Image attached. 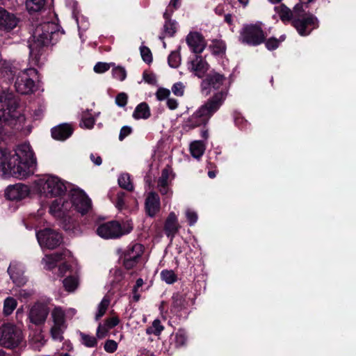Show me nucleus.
Here are the masks:
<instances>
[{
    "mask_svg": "<svg viewBox=\"0 0 356 356\" xmlns=\"http://www.w3.org/2000/svg\"><path fill=\"white\" fill-rule=\"evenodd\" d=\"M115 64L99 62L94 66V71L97 73H104L110 69L111 66H114Z\"/></svg>",
    "mask_w": 356,
    "mask_h": 356,
    "instance_id": "obj_49",
    "label": "nucleus"
},
{
    "mask_svg": "<svg viewBox=\"0 0 356 356\" xmlns=\"http://www.w3.org/2000/svg\"><path fill=\"white\" fill-rule=\"evenodd\" d=\"M110 304V300L104 297L97 307V312L95 314V318L96 321H99L106 313L108 305Z\"/></svg>",
    "mask_w": 356,
    "mask_h": 356,
    "instance_id": "obj_38",
    "label": "nucleus"
},
{
    "mask_svg": "<svg viewBox=\"0 0 356 356\" xmlns=\"http://www.w3.org/2000/svg\"><path fill=\"white\" fill-rule=\"evenodd\" d=\"M167 105L170 109L174 110V109L177 108V107L178 106V102L175 99L168 98L167 100Z\"/></svg>",
    "mask_w": 356,
    "mask_h": 356,
    "instance_id": "obj_62",
    "label": "nucleus"
},
{
    "mask_svg": "<svg viewBox=\"0 0 356 356\" xmlns=\"http://www.w3.org/2000/svg\"><path fill=\"white\" fill-rule=\"evenodd\" d=\"M63 283L65 290L68 292L74 291L79 285L78 279L74 276H70L66 277L63 280Z\"/></svg>",
    "mask_w": 356,
    "mask_h": 356,
    "instance_id": "obj_37",
    "label": "nucleus"
},
{
    "mask_svg": "<svg viewBox=\"0 0 356 356\" xmlns=\"http://www.w3.org/2000/svg\"><path fill=\"white\" fill-rule=\"evenodd\" d=\"M170 170L168 168H165L162 170L161 175L158 179L157 186H162L169 185Z\"/></svg>",
    "mask_w": 356,
    "mask_h": 356,
    "instance_id": "obj_42",
    "label": "nucleus"
},
{
    "mask_svg": "<svg viewBox=\"0 0 356 356\" xmlns=\"http://www.w3.org/2000/svg\"><path fill=\"white\" fill-rule=\"evenodd\" d=\"M70 252L68 250H63L60 252H56L51 254H46L42 263L44 268L47 270H52L56 266L57 262L65 260L67 257H70Z\"/></svg>",
    "mask_w": 356,
    "mask_h": 356,
    "instance_id": "obj_16",
    "label": "nucleus"
},
{
    "mask_svg": "<svg viewBox=\"0 0 356 356\" xmlns=\"http://www.w3.org/2000/svg\"><path fill=\"white\" fill-rule=\"evenodd\" d=\"M173 10H165L163 13V18L165 19V24L163 25V34L165 36L172 37L177 31V22L171 19V16Z\"/></svg>",
    "mask_w": 356,
    "mask_h": 356,
    "instance_id": "obj_24",
    "label": "nucleus"
},
{
    "mask_svg": "<svg viewBox=\"0 0 356 356\" xmlns=\"http://www.w3.org/2000/svg\"><path fill=\"white\" fill-rule=\"evenodd\" d=\"M170 94V92L169 90L166 88H161L158 89V90L156 92V96L158 100L162 101L165 99L168 98Z\"/></svg>",
    "mask_w": 356,
    "mask_h": 356,
    "instance_id": "obj_54",
    "label": "nucleus"
},
{
    "mask_svg": "<svg viewBox=\"0 0 356 356\" xmlns=\"http://www.w3.org/2000/svg\"><path fill=\"white\" fill-rule=\"evenodd\" d=\"M143 251V246L140 244L136 243L128 247L124 255L129 257V258L138 259Z\"/></svg>",
    "mask_w": 356,
    "mask_h": 356,
    "instance_id": "obj_33",
    "label": "nucleus"
},
{
    "mask_svg": "<svg viewBox=\"0 0 356 356\" xmlns=\"http://www.w3.org/2000/svg\"><path fill=\"white\" fill-rule=\"evenodd\" d=\"M180 226L178 223V219L174 212H170L165 220L164 230L168 237H174L178 232Z\"/></svg>",
    "mask_w": 356,
    "mask_h": 356,
    "instance_id": "obj_22",
    "label": "nucleus"
},
{
    "mask_svg": "<svg viewBox=\"0 0 356 356\" xmlns=\"http://www.w3.org/2000/svg\"><path fill=\"white\" fill-rule=\"evenodd\" d=\"M132 131V129L129 126H124L121 128L120 134H119V140L120 141L123 140L127 136L131 134Z\"/></svg>",
    "mask_w": 356,
    "mask_h": 356,
    "instance_id": "obj_55",
    "label": "nucleus"
},
{
    "mask_svg": "<svg viewBox=\"0 0 356 356\" xmlns=\"http://www.w3.org/2000/svg\"><path fill=\"white\" fill-rule=\"evenodd\" d=\"M91 207V200L86 193L80 188L73 186L68 192L67 198L59 197L51 203L49 212L54 217L61 219L70 216L74 209L84 215Z\"/></svg>",
    "mask_w": 356,
    "mask_h": 356,
    "instance_id": "obj_1",
    "label": "nucleus"
},
{
    "mask_svg": "<svg viewBox=\"0 0 356 356\" xmlns=\"http://www.w3.org/2000/svg\"><path fill=\"white\" fill-rule=\"evenodd\" d=\"M158 190L163 195H168L170 197L172 195V191L169 188L168 185L159 186H157Z\"/></svg>",
    "mask_w": 356,
    "mask_h": 356,
    "instance_id": "obj_57",
    "label": "nucleus"
},
{
    "mask_svg": "<svg viewBox=\"0 0 356 356\" xmlns=\"http://www.w3.org/2000/svg\"><path fill=\"white\" fill-rule=\"evenodd\" d=\"M95 118L92 117H87L86 115H83L82 117L81 121L80 122V126L82 128H86L90 129L93 127L95 124Z\"/></svg>",
    "mask_w": 356,
    "mask_h": 356,
    "instance_id": "obj_48",
    "label": "nucleus"
},
{
    "mask_svg": "<svg viewBox=\"0 0 356 356\" xmlns=\"http://www.w3.org/2000/svg\"><path fill=\"white\" fill-rule=\"evenodd\" d=\"M45 0H26V7L29 13H37L44 6Z\"/></svg>",
    "mask_w": 356,
    "mask_h": 356,
    "instance_id": "obj_32",
    "label": "nucleus"
},
{
    "mask_svg": "<svg viewBox=\"0 0 356 356\" xmlns=\"http://www.w3.org/2000/svg\"><path fill=\"white\" fill-rule=\"evenodd\" d=\"M22 145H18L15 149L8 153L7 150L1 149L0 155L3 160H0V177H18L22 172L21 156Z\"/></svg>",
    "mask_w": 356,
    "mask_h": 356,
    "instance_id": "obj_5",
    "label": "nucleus"
},
{
    "mask_svg": "<svg viewBox=\"0 0 356 356\" xmlns=\"http://www.w3.org/2000/svg\"><path fill=\"white\" fill-rule=\"evenodd\" d=\"M118 184L120 187H122L127 191H131L134 190V186H133L132 183L131 182V179H130V176L129 174H127V173L122 174L118 177Z\"/></svg>",
    "mask_w": 356,
    "mask_h": 356,
    "instance_id": "obj_39",
    "label": "nucleus"
},
{
    "mask_svg": "<svg viewBox=\"0 0 356 356\" xmlns=\"http://www.w3.org/2000/svg\"><path fill=\"white\" fill-rule=\"evenodd\" d=\"M145 210L150 217H154L159 211L160 198L155 192L148 193L145 200Z\"/></svg>",
    "mask_w": 356,
    "mask_h": 356,
    "instance_id": "obj_19",
    "label": "nucleus"
},
{
    "mask_svg": "<svg viewBox=\"0 0 356 356\" xmlns=\"http://www.w3.org/2000/svg\"><path fill=\"white\" fill-rule=\"evenodd\" d=\"M206 149V145L201 140H195L190 145V152L191 155L199 159L204 154Z\"/></svg>",
    "mask_w": 356,
    "mask_h": 356,
    "instance_id": "obj_28",
    "label": "nucleus"
},
{
    "mask_svg": "<svg viewBox=\"0 0 356 356\" xmlns=\"http://www.w3.org/2000/svg\"><path fill=\"white\" fill-rule=\"evenodd\" d=\"M34 191L47 197H60L67 191L65 182L56 176L48 175L34 181Z\"/></svg>",
    "mask_w": 356,
    "mask_h": 356,
    "instance_id": "obj_6",
    "label": "nucleus"
},
{
    "mask_svg": "<svg viewBox=\"0 0 356 356\" xmlns=\"http://www.w3.org/2000/svg\"><path fill=\"white\" fill-rule=\"evenodd\" d=\"M5 196L12 201H20L22 198V184L10 185L5 191Z\"/></svg>",
    "mask_w": 356,
    "mask_h": 356,
    "instance_id": "obj_25",
    "label": "nucleus"
},
{
    "mask_svg": "<svg viewBox=\"0 0 356 356\" xmlns=\"http://www.w3.org/2000/svg\"><path fill=\"white\" fill-rule=\"evenodd\" d=\"M19 104L11 94L2 93L0 95V121L10 124L21 116L18 110Z\"/></svg>",
    "mask_w": 356,
    "mask_h": 356,
    "instance_id": "obj_7",
    "label": "nucleus"
},
{
    "mask_svg": "<svg viewBox=\"0 0 356 356\" xmlns=\"http://www.w3.org/2000/svg\"><path fill=\"white\" fill-rule=\"evenodd\" d=\"M229 88V84L227 79L217 72L209 74L201 83L202 94L207 96L213 93V95L207 102L211 104L215 103L219 109L228 95Z\"/></svg>",
    "mask_w": 356,
    "mask_h": 356,
    "instance_id": "obj_4",
    "label": "nucleus"
},
{
    "mask_svg": "<svg viewBox=\"0 0 356 356\" xmlns=\"http://www.w3.org/2000/svg\"><path fill=\"white\" fill-rule=\"evenodd\" d=\"M212 51L214 54L220 55L225 52L226 46L224 42L216 40L213 42L211 46Z\"/></svg>",
    "mask_w": 356,
    "mask_h": 356,
    "instance_id": "obj_44",
    "label": "nucleus"
},
{
    "mask_svg": "<svg viewBox=\"0 0 356 356\" xmlns=\"http://www.w3.org/2000/svg\"><path fill=\"white\" fill-rule=\"evenodd\" d=\"M140 51L143 60L147 63H150L152 61V56L150 49L147 47L142 46L140 48Z\"/></svg>",
    "mask_w": 356,
    "mask_h": 356,
    "instance_id": "obj_47",
    "label": "nucleus"
},
{
    "mask_svg": "<svg viewBox=\"0 0 356 356\" xmlns=\"http://www.w3.org/2000/svg\"><path fill=\"white\" fill-rule=\"evenodd\" d=\"M17 305V300L13 297H8L5 299L3 303V314L9 316L15 309Z\"/></svg>",
    "mask_w": 356,
    "mask_h": 356,
    "instance_id": "obj_34",
    "label": "nucleus"
},
{
    "mask_svg": "<svg viewBox=\"0 0 356 356\" xmlns=\"http://www.w3.org/2000/svg\"><path fill=\"white\" fill-rule=\"evenodd\" d=\"M62 349L70 352L73 350L74 347L70 341H65L63 344Z\"/></svg>",
    "mask_w": 356,
    "mask_h": 356,
    "instance_id": "obj_63",
    "label": "nucleus"
},
{
    "mask_svg": "<svg viewBox=\"0 0 356 356\" xmlns=\"http://www.w3.org/2000/svg\"><path fill=\"white\" fill-rule=\"evenodd\" d=\"M218 110L219 108H217L215 103L211 104L206 102L188 119L186 126L190 128H195L205 124Z\"/></svg>",
    "mask_w": 356,
    "mask_h": 356,
    "instance_id": "obj_8",
    "label": "nucleus"
},
{
    "mask_svg": "<svg viewBox=\"0 0 356 356\" xmlns=\"http://www.w3.org/2000/svg\"><path fill=\"white\" fill-rule=\"evenodd\" d=\"M150 116V110L149 106L145 103L139 104L133 113V118L136 120H146Z\"/></svg>",
    "mask_w": 356,
    "mask_h": 356,
    "instance_id": "obj_27",
    "label": "nucleus"
},
{
    "mask_svg": "<svg viewBox=\"0 0 356 356\" xmlns=\"http://www.w3.org/2000/svg\"><path fill=\"white\" fill-rule=\"evenodd\" d=\"M67 326L54 325H53L50 330L51 338L54 341H61L63 339V333Z\"/></svg>",
    "mask_w": 356,
    "mask_h": 356,
    "instance_id": "obj_35",
    "label": "nucleus"
},
{
    "mask_svg": "<svg viewBox=\"0 0 356 356\" xmlns=\"http://www.w3.org/2000/svg\"><path fill=\"white\" fill-rule=\"evenodd\" d=\"M118 348V343L112 339H108L106 341L104 349L108 353H114Z\"/></svg>",
    "mask_w": 356,
    "mask_h": 356,
    "instance_id": "obj_51",
    "label": "nucleus"
},
{
    "mask_svg": "<svg viewBox=\"0 0 356 356\" xmlns=\"http://www.w3.org/2000/svg\"><path fill=\"white\" fill-rule=\"evenodd\" d=\"M49 313V308L47 302H38L29 310V319L31 323L36 325H43Z\"/></svg>",
    "mask_w": 356,
    "mask_h": 356,
    "instance_id": "obj_12",
    "label": "nucleus"
},
{
    "mask_svg": "<svg viewBox=\"0 0 356 356\" xmlns=\"http://www.w3.org/2000/svg\"><path fill=\"white\" fill-rule=\"evenodd\" d=\"M163 330V326L161 325V321L156 319L153 321L152 326L147 329V333L158 336L161 333Z\"/></svg>",
    "mask_w": 356,
    "mask_h": 356,
    "instance_id": "obj_41",
    "label": "nucleus"
},
{
    "mask_svg": "<svg viewBox=\"0 0 356 356\" xmlns=\"http://www.w3.org/2000/svg\"><path fill=\"white\" fill-rule=\"evenodd\" d=\"M138 262V259L129 258V257L124 255V266L127 269L132 268Z\"/></svg>",
    "mask_w": 356,
    "mask_h": 356,
    "instance_id": "obj_56",
    "label": "nucleus"
},
{
    "mask_svg": "<svg viewBox=\"0 0 356 356\" xmlns=\"http://www.w3.org/2000/svg\"><path fill=\"white\" fill-rule=\"evenodd\" d=\"M51 317L54 325L67 326L65 312L60 307H56L51 312Z\"/></svg>",
    "mask_w": 356,
    "mask_h": 356,
    "instance_id": "obj_26",
    "label": "nucleus"
},
{
    "mask_svg": "<svg viewBox=\"0 0 356 356\" xmlns=\"http://www.w3.org/2000/svg\"><path fill=\"white\" fill-rule=\"evenodd\" d=\"M186 341L187 335L186 331L183 329L178 330V331L171 337V343L177 348L184 346Z\"/></svg>",
    "mask_w": 356,
    "mask_h": 356,
    "instance_id": "obj_30",
    "label": "nucleus"
},
{
    "mask_svg": "<svg viewBox=\"0 0 356 356\" xmlns=\"http://www.w3.org/2000/svg\"><path fill=\"white\" fill-rule=\"evenodd\" d=\"M285 36L282 35L280 37V40H277L276 38H272L268 39L266 42V47L269 50H273L278 47L280 43L284 40Z\"/></svg>",
    "mask_w": 356,
    "mask_h": 356,
    "instance_id": "obj_46",
    "label": "nucleus"
},
{
    "mask_svg": "<svg viewBox=\"0 0 356 356\" xmlns=\"http://www.w3.org/2000/svg\"><path fill=\"white\" fill-rule=\"evenodd\" d=\"M69 270H70V266L66 262H63L58 267V277H63Z\"/></svg>",
    "mask_w": 356,
    "mask_h": 356,
    "instance_id": "obj_59",
    "label": "nucleus"
},
{
    "mask_svg": "<svg viewBox=\"0 0 356 356\" xmlns=\"http://www.w3.org/2000/svg\"><path fill=\"white\" fill-rule=\"evenodd\" d=\"M24 177L34 175L37 169V159L27 142L24 141Z\"/></svg>",
    "mask_w": 356,
    "mask_h": 356,
    "instance_id": "obj_13",
    "label": "nucleus"
},
{
    "mask_svg": "<svg viewBox=\"0 0 356 356\" xmlns=\"http://www.w3.org/2000/svg\"><path fill=\"white\" fill-rule=\"evenodd\" d=\"M77 334L79 337V341L84 346L87 348H95L97 346L98 338H97V337H95L80 331H79Z\"/></svg>",
    "mask_w": 356,
    "mask_h": 356,
    "instance_id": "obj_29",
    "label": "nucleus"
},
{
    "mask_svg": "<svg viewBox=\"0 0 356 356\" xmlns=\"http://www.w3.org/2000/svg\"><path fill=\"white\" fill-rule=\"evenodd\" d=\"M185 214L187 220L188 221L189 225L193 226V225H195V223L197 220V213L191 209H187L185 211Z\"/></svg>",
    "mask_w": 356,
    "mask_h": 356,
    "instance_id": "obj_50",
    "label": "nucleus"
},
{
    "mask_svg": "<svg viewBox=\"0 0 356 356\" xmlns=\"http://www.w3.org/2000/svg\"><path fill=\"white\" fill-rule=\"evenodd\" d=\"M119 322V318L116 316H113L106 319L104 323H99L96 332L97 338L102 339L106 337L109 330L115 327Z\"/></svg>",
    "mask_w": 356,
    "mask_h": 356,
    "instance_id": "obj_21",
    "label": "nucleus"
},
{
    "mask_svg": "<svg viewBox=\"0 0 356 356\" xmlns=\"http://www.w3.org/2000/svg\"><path fill=\"white\" fill-rule=\"evenodd\" d=\"M181 63V56L178 51H172L168 56V64L171 67H177Z\"/></svg>",
    "mask_w": 356,
    "mask_h": 356,
    "instance_id": "obj_45",
    "label": "nucleus"
},
{
    "mask_svg": "<svg viewBox=\"0 0 356 356\" xmlns=\"http://www.w3.org/2000/svg\"><path fill=\"white\" fill-rule=\"evenodd\" d=\"M215 13L218 15H221L223 13H224V8H223V6H221V5H219L216 8H215Z\"/></svg>",
    "mask_w": 356,
    "mask_h": 356,
    "instance_id": "obj_64",
    "label": "nucleus"
},
{
    "mask_svg": "<svg viewBox=\"0 0 356 356\" xmlns=\"http://www.w3.org/2000/svg\"><path fill=\"white\" fill-rule=\"evenodd\" d=\"M112 74L115 79L122 81L126 79L127 72L124 67L118 66L113 68Z\"/></svg>",
    "mask_w": 356,
    "mask_h": 356,
    "instance_id": "obj_43",
    "label": "nucleus"
},
{
    "mask_svg": "<svg viewBox=\"0 0 356 356\" xmlns=\"http://www.w3.org/2000/svg\"><path fill=\"white\" fill-rule=\"evenodd\" d=\"M18 22V19L14 14L0 7V30L10 31L17 26Z\"/></svg>",
    "mask_w": 356,
    "mask_h": 356,
    "instance_id": "obj_17",
    "label": "nucleus"
},
{
    "mask_svg": "<svg viewBox=\"0 0 356 356\" xmlns=\"http://www.w3.org/2000/svg\"><path fill=\"white\" fill-rule=\"evenodd\" d=\"M179 6L180 0H171L165 10H169V13H170V10L174 11L175 10L177 9Z\"/></svg>",
    "mask_w": 356,
    "mask_h": 356,
    "instance_id": "obj_60",
    "label": "nucleus"
},
{
    "mask_svg": "<svg viewBox=\"0 0 356 356\" xmlns=\"http://www.w3.org/2000/svg\"><path fill=\"white\" fill-rule=\"evenodd\" d=\"M128 97L126 93L121 92L118 94L115 98V103L118 106L123 107L126 106L127 103Z\"/></svg>",
    "mask_w": 356,
    "mask_h": 356,
    "instance_id": "obj_53",
    "label": "nucleus"
},
{
    "mask_svg": "<svg viewBox=\"0 0 356 356\" xmlns=\"http://www.w3.org/2000/svg\"><path fill=\"white\" fill-rule=\"evenodd\" d=\"M184 86L181 82L175 83L172 87V92L178 97L183 96L184 93Z\"/></svg>",
    "mask_w": 356,
    "mask_h": 356,
    "instance_id": "obj_52",
    "label": "nucleus"
},
{
    "mask_svg": "<svg viewBox=\"0 0 356 356\" xmlns=\"http://www.w3.org/2000/svg\"><path fill=\"white\" fill-rule=\"evenodd\" d=\"M59 26L54 22H44L38 25L32 33V41L29 42L31 65H39L40 49L56 42L60 35Z\"/></svg>",
    "mask_w": 356,
    "mask_h": 356,
    "instance_id": "obj_3",
    "label": "nucleus"
},
{
    "mask_svg": "<svg viewBox=\"0 0 356 356\" xmlns=\"http://www.w3.org/2000/svg\"><path fill=\"white\" fill-rule=\"evenodd\" d=\"M186 40L191 50L195 54L202 53L207 45L202 35L197 32L189 33L186 36Z\"/></svg>",
    "mask_w": 356,
    "mask_h": 356,
    "instance_id": "obj_15",
    "label": "nucleus"
},
{
    "mask_svg": "<svg viewBox=\"0 0 356 356\" xmlns=\"http://www.w3.org/2000/svg\"><path fill=\"white\" fill-rule=\"evenodd\" d=\"M275 10L283 22H291L302 36L308 35L318 26V19L314 15L307 13L302 3H297L293 10L281 4L275 6Z\"/></svg>",
    "mask_w": 356,
    "mask_h": 356,
    "instance_id": "obj_2",
    "label": "nucleus"
},
{
    "mask_svg": "<svg viewBox=\"0 0 356 356\" xmlns=\"http://www.w3.org/2000/svg\"><path fill=\"white\" fill-rule=\"evenodd\" d=\"M189 69L194 72L195 75L201 78L208 70L209 65L201 56H196L195 58L191 61Z\"/></svg>",
    "mask_w": 356,
    "mask_h": 356,
    "instance_id": "obj_23",
    "label": "nucleus"
},
{
    "mask_svg": "<svg viewBox=\"0 0 356 356\" xmlns=\"http://www.w3.org/2000/svg\"><path fill=\"white\" fill-rule=\"evenodd\" d=\"M264 34L261 28L255 24L245 25L240 32L239 40L250 45H258L264 41Z\"/></svg>",
    "mask_w": 356,
    "mask_h": 356,
    "instance_id": "obj_9",
    "label": "nucleus"
},
{
    "mask_svg": "<svg viewBox=\"0 0 356 356\" xmlns=\"http://www.w3.org/2000/svg\"><path fill=\"white\" fill-rule=\"evenodd\" d=\"M90 159L91 161L96 165H100L102 163L101 156L96 154H90Z\"/></svg>",
    "mask_w": 356,
    "mask_h": 356,
    "instance_id": "obj_61",
    "label": "nucleus"
},
{
    "mask_svg": "<svg viewBox=\"0 0 356 356\" xmlns=\"http://www.w3.org/2000/svg\"><path fill=\"white\" fill-rule=\"evenodd\" d=\"M132 229V226L128 225L125 231L122 230L121 225L116 221H111L100 225L97 229V234L105 239L115 238L129 233Z\"/></svg>",
    "mask_w": 356,
    "mask_h": 356,
    "instance_id": "obj_10",
    "label": "nucleus"
},
{
    "mask_svg": "<svg viewBox=\"0 0 356 356\" xmlns=\"http://www.w3.org/2000/svg\"><path fill=\"white\" fill-rule=\"evenodd\" d=\"M45 339L42 334L39 332L30 339V343L33 348L40 350L45 344Z\"/></svg>",
    "mask_w": 356,
    "mask_h": 356,
    "instance_id": "obj_36",
    "label": "nucleus"
},
{
    "mask_svg": "<svg viewBox=\"0 0 356 356\" xmlns=\"http://www.w3.org/2000/svg\"><path fill=\"white\" fill-rule=\"evenodd\" d=\"M0 342L8 347L14 348L18 345L15 327L5 324L0 327Z\"/></svg>",
    "mask_w": 356,
    "mask_h": 356,
    "instance_id": "obj_14",
    "label": "nucleus"
},
{
    "mask_svg": "<svg viewBox=\"0 0 356 356\" xmlns=\"http://www.w3.org/2000/svg\"><path fill=\"white\" fill-rule=\"evenodd\" d=\"M124 193L120 192L118 193L117 202H116L115 206L118 209H122L124 207Z\"/></svg>",
    "mask_w": 356,
    "mask_h": 356,
    "instance_id": "obj_58",
    "label": "nucleus"
},
{
    "mask_svg": "<svg viewBox=\"0 0 356 356\" xmlns=\"http://www.w3.org/2000/svg\"><path fill=\"white\" fill-rule=\"evenodd\" d=\"M40 245L42 248L54 249L62 243L61 235L51 229H44L36 233Z\"/></svg>",
    "mask_w": 356,
    "mask_h": 356,
    "instance_id": "obj_11",
    "label": "nucleus"
},
{
    "mask_svg": "<svg viewBox=\"0 0 356 356\" xmlns=\"http://www.w3.org/2000/svg\"><path fill=\"white\" fill-rule=\"evenodd\" d=\"M187 305L188 302L183 295L176 293L172 296V309H174L175 312L185 309Z\"/></svg>",
    "mask_w": 356,
    "mask_h": 356,
    "instance_id": "obj_31",
    "label": "nucleus"
},
{
    "mask_svg": "<svg viewBox=\"0 0 356 356\" xmlns=\"http://www.w3.org/2000/svg\"><path fill=\"white\" fill-rule=\"evenodd\" d=\"M161 277L162 280L168 284H171L177 280V276L172 270H162L161 273Z\"/></svg>",
    "mask_w": 356,
    "mask_h": 356,
    "instance_id": "obj_40",
    "label": "nucleus"
},
{
    "mask_svg": "<svg viewBox=\"0 0 356 356\" xmlns=\"http://www.w3.org/2000/svg\"><path fill=\"white\" fill-rule=\"evenodd\" d=\"M37 71L34 67H30L24 70V76H31V78H26L25 82L24 83V95H31L34 93L38 89V86L35 83V80L38 78Z\"/></svg>",
    "mask_w": 356,
    "mask_h": 356,
    "instance_id": "obj_18",
    "label": "nucleus"
},
{
    "mask_svg": "<svg viewBox=\"0 0 356 356\" xmlns=\"http://www.w3.org/2000/svg\"><path fill=\"white\" fill-rule=\"evenodd\" d=\"M73 132V128L70 124H61L51 129L52 137L58 140H65L68 138Z\"/></svg>",
    "mask_w": 356,
    "mask_h": 356,
    "instance_id": "obj_20",
    "label": "nucleus"
}]
</instances>
